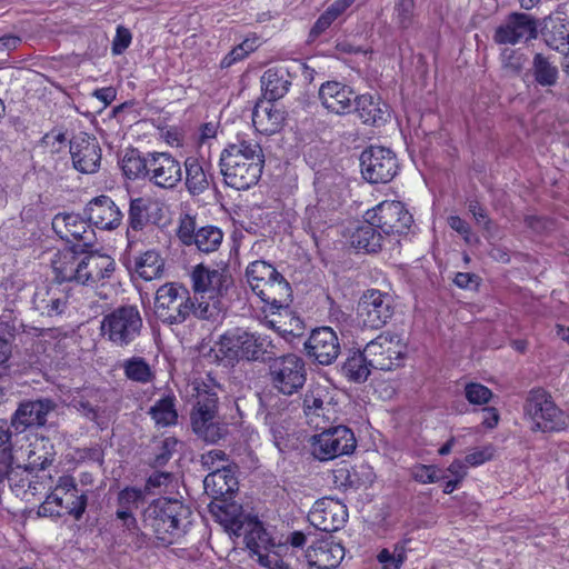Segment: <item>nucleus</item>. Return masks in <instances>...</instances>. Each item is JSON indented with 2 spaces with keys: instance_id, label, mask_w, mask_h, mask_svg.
Listing matches in <instances>:
<instances>
[{
  "instance_id": "1",
  "label": "nucleus",
  "mask_w": 569,
  "mask_h": 569,
  "mask_svg": "<svg viewBox=\"0 0 569 569\" xmlns=\"http://www.w3.org/2000/svg\"><path fill=\"white\" fill-rule=\"evenodd\" d=\"M264 154L260 143L253 139L237 137L221 152L220 167L224 182L237 190L256 184L262 173Z\"/></svg>"
},
{
  "instance_id": "2",
  "label": "nucleus",
  "mask_w": 569,
  "mask_h": 569,
  "mask_svg": "<svg viewBox=\"0 0 569 569\" xmlns=\"http://www.w3.org/2000/svg\"><path fill=\"white\" fill-rule=\"evenodd\" d=\"M191 510L182 501L171 498L153 500L142 512V525L152 532L158 543L167 547L181 538L190 525Z\"/></svg>"
},
{
  "instance_id": "3",
  "label": "nucleus",
  "mask_w": 569,
  "mask_h": 569,
  "mask_svg": "<svg viewBox=\"0 0 569 569\" xmlns=\"http://www.w3.org/2000/svg\"><path fill=\"white\" fill-rule=\"evenodd\" d=\"M192 389L196 397L190 417L192 431L203 441L214 443L227 433V427L218 416V393L222 389L210 376L193 381Z\"/></svg>"
},
{
  "instance_id": "4",
  "label": "nucleus",
  "mask_w": 569,
  "mask_h": 569,
  "mask_svg": "<svg viewBox=\"0 0 569 569\" xmlns=\"http://www.w3.org/2000/svg\"><path fill=\"white\" fill-rule=\"evenodd\" d=\"M252 292L270 308L280 310L291 302V287L276 268L266 261L251 262L246 271Z\"/></svg>"
},
{
  "instance_id": "5",
  "label": "nucleus",
  "mask_w": 569,
  "mask_h": 569,
  "mask_svg": "<svg viewBox=\"0 0 569 569\" xmlns=\"http://www.w3.org/2000/svg\"><path fill=\"white\" fill-rule=\"evenodd\" d=\"M142 326V317L136 306H121L102 318L100 331L106 340L123 348L140 336Z\"/></svg>"
},
{
  "instance_id": "6",
  "label": "nucleus",
  "mask_w": 569,
  "mask_h": 569,
  "mask_svg": "<svg viewBox=\"0 0 569 569\" xmlns=\"http://www.w3.org/2000/svg\"><path fill=\"white\" fill-rule=\"evenodd\" d=\"M191 311L192 298L183 286L169 282L157 290L154 313L163 323H183L191 316Z\"/></svg>"
},
{
  "instance_id": "7",
  "label": "nucleus",
  "mask_w": 569,
  "mask_h": 569,
  "mask_svg": "<svg viewBox=\"0 0 569 569\" xmlns=\"http://www.w3.org/2000/svg\"><path fill=\"white\" fill-rule=\"evenodd\" d=\"M532 421V430L552 432L563 430L569 422L568 416L557 407L551 396L543 389L532 390L525 406Z\"/></svg>"
},
{
  "instance_id": "8",
  "label": "nucleus",
  "mask_w": 569,
  "mask_h": 569,
  "mask_svg": "<svg viewBox=\"0 0 569 569\" xmlns=\"http://www.w3.org/2000/svg\"><path fill=\"white\" fill-rule=\"evenodd\" d=\"M269 376L276 390L286 396H292L306 383L305 360L295 353L274 357L269 365Z\"/></svg>"
},
{
  "instance_id": "9",
  "label": "nucleus",
  "mask_w": 569,
  "mask_h": 569,
  "mask_svg": "<svg viewBox=\"0 0 569 569\" xmlns=\"http://www.w3.org/2000/svg\"><path fill=\"white\" fill-rule=\"evenodd\" d=\"M322 431L311 438V452L320 461H328L350 455L357 446L355 435L346 426H322Z\"/></svg>"
},
{
  "instance_id": "10",
  "label": "nucleus",
  "mask_w": 569,
  "mask_h": 569,
  "mask_svg": "<svg viewBox=\"0 0 569 569\" xmlns=\"http://www.w3.org/2000/svg\"><path fill=\"white\" fill-rule=\"evenodd\" d=\"M406 349L399 336L382 333L366 345L365 355L373 369L390 371L403 365Z\"/></svg>"
},
{
  "instance_id": "11",
  "label": "nucleus",
  "mask_w": 569,
  "mask_h": 569,
  "mask_svg": "<svg viewBox=\"0 0 569 569\" xmlns=\"http://www.w3.org/2000/svg\"><path fill=\"white\" fill-rule=\"evenodd\" d=\"M362 177L370 183H388L398 173L396 153L385 147L371 146L360 156Z\"/></svg>"
},
{
  "instance_id": "12",
  "label": "nucleus",
  "mask_w": 569,
  "mask_h": 569,
  "mask_svg": "<svg viewBox=\"0 0 569 569\" xmlns=\"http://www.w3.org/2000/svg\"><path fill=\"white\" fill-rule=\"evenodd\" d=\"M365 217L385 234L405 233L413 222L412 214L400 201H382L367 210Z\"/></svg>"
},
{
  "instance_id": "13",
  "label": "nucleus",
  "mask_w": 569,
  "mask_h": 569,
  "mask_svg": "<svg viewBox=\"0 0 569 569\" xmlns=\"http://www.w3.org/2000/svg\"><path fill=\"white\" fill-rule=\"evenodd\" d=\"M192 290L201 299H221L228 295L233 286V279L227 268L210 269L200 263L190 274Z\"/></svg>"
},
{
  "instance_id": "14",
  "label": "nucleus",
  "mask_w": 569,
  "mask_h": 569,
  "mask_svg": "<svg viewBox=\"0 0 569 569\" xmlns=\"http://www.w3.org/2000/svg\"><path fill=\"white\" fill-rule=\"evenodd\" d=\"M538 30L539 22L533 16L523 12H511L496 28L492 39L498 44L515 46L536 39Z\"/></svg>"
},
{
  "instance_id": "15",
  "label": "nucleus",
  "mask_w": 569,
  "mask_h": 569,
  "mask_svg": "<svg viewBox=\"0 0 569 569\" xmlns=\"http://www.w3.org/2000/svg\"><path fill=\"white\" fill-rule=\"evenodd\" d=\"M392 313L390 296L379 290L366 291L357 308L359 323L368 329H380L392 317Z\"/></svg>"
},
{
  "instance_id": "16",
  "label": "nucleus",
  "mask_w": 569,
  "mask_h": 569,
  "mask_svg": "<svg viewBox=\"0 0 569 569\" xmlns=\"http://www.w3.org/2000/svg\"><path fill=\"white\" fill-rule=\"evenodd\" d=\"M77 283L91 288L103 287L113 276L116 261L99 252L80 253Z\"/></svg>"
},
{
  "instance_id": "17",
  "label": "nucleus",
  "mask_w": 569,
  "mask_h": 569,
  "mask_svg": "<svg viewBox=\"0 0 569 569\" xmlns=\"http://www.w3.org/2000/svg\"><path fill=\"white\" fill-rule=\"evenodd\" d=\"M347 518V507L332 498L317 500L308 513L309 522L323 532L339 530L346 523Z\"/></svg>"
},
{
  "instance_id": "18",
  "label": "nucleus",
  "mask_w": 569,
  "mask_h": 569,
  "mask_svg": "<svg viewBox=\"0 0 569 569\" xmlns=\"http://www.w3.org/2000/svg\"><path fill=\"white\" fill-rule=\"evenodd\" d=\"M147 179L158 188H176L182 180L180 161L169 152H150Z\"/></svg>"
},
{
  "instance_id": "19",
  "label": "nucleus",
  "mask_w": 569,
  "mask_h": 569,
  "mask_svg": "<svg viewBox=\"0 0 569 569\" xmlns=\"http://www.w3.org/2000/svg\"><path fill=\"white\" fill-rule=\"evenodd\" d=\"M305 349L310 358L322 366L331 365L340 353L339 338L330 327L313 329L305 342Z\"/></svg>"
},
{
  "instance_id": "20",
  "label": "nucleus",
  "mask_w": 569,
  "mask_h": 569,
  "mask_svg": "<svg viewBox=\"0 0 569 569\" xmlns=\"http://www.w3.org/2000/svg\"><path fill=\"white\" fill-rule=\"evenodd\" d=\"M73 167L82 173H93L101 161V150L96 138L79 133L70 140Z\"/></svg>"
},
{
  "instance_id": "21",
  "label": "nucleus",
  "mask_w": 569,
  "mask_h": 569,
  "mask_svg": "<svg viewBox=\"0 0 569 569\" xmlns=\"http://www.w3.org/2000/svg\"><path fill=\"white\" fill-rule=\"evenodd\" d=\"M52 492V499L58 500L64 513L72 516L76 520L81 519L87 508L88 496L86 491L78 489L72 477H60Z\"/></svg>"
},
{
  "instance_id": "22",
  "label": "nucleus",
  "mask_w": 569,
  "mask_h": 569,
  "mask_svg": "<svg viewBox=\"0 0 569 569\" xmlns=\"http://www.w3.org/2000/svg\"><path fill=\"white\" fill-rule=\"evenodd\" d=\"M303 412L307 421L316 429L327 426L335 415L331 398L326 388H310L303 398Z\"/></svg>"
},
{
  "instance_id": "23",
  "label": "nucleus",
  "mask_w": 569,
  "mask_h": 569,
  "mask_svg": "<svg viewBox=\"0 0 569 569\" xmlns=\"http://www.w3.org/2000/svg\"><path fill=\"white\" fill-rule=\"evenodd\" d=\"M56 408V401L50 398L22 401L13 415L12 426L17 430L44 426L48 415L54 411Z\"/></svg>"
},
{
  "instance_id": "24",
  "label": "nucleus",
  "mask_w": 569,
  "mask_h": 569,
  "mask_svg": "<svg viewBox=\"0 0 569 569\" xmlns=\"http://www.w3.org/2000/svg\"><path fill=\"white\" fill-rule=\"evenodd\" d=\"M52 228L67 242L81 241L84 246H90L93 241L94 233L91 226L76 213L56 214Z\"/></svg>"
},
{
  "instance_id": "25",
  "label": "nucleus",
  "mask_w": 569,
  "mask_h": 569,
  "mask_svg": "<svg viewBox=\"0 0 569 569\" xmlns=\"http://www.w3.org/2000/svg\"><path fill=\"white\" fill-rule=\"evenodd\" d=\"M86 213L89 222L102 230L117 229L123 218L118 206L108 196H99L92 199L87 204Z\"/></svg>"
},
{
  "instance_id": "26",
  "label": "nucleus",
  "mask_w": 569,
  "mask_h": 569,
  "mask_svg": "<svg viewBox=\"0 0 569 569\" xmlns=\"http://www.w3.org/2000/svg\"><path fill=\"white\" fill-rule=\"evenodd\" d=\"M345 557V548L331 537L317 540L306 551V559L311 568L333 569Z\"/></svg>"
},
{
  "instance_id": "27",
  "label": "nucleus",
  "mask_w": 569,
  "mask_h": 569,
  "mask_svg": "<svg viewBox=\"0 0 569 569\" xmlns=\"http://www.w3.org/2000/svg\"><path fill=\"white\" fill-rule=\"evenodd\" d=\"M274 100H259L252 111V123L263 134H274L281 130L286 120V111L273 103Z\"/></svg>"
},
{
  "instance_id": "28",
  "label": "nucleus",
  "mask_w": 569,
  "mask_h": 569,
  "mask_svg": "<svg viewBox=\"0 0 569 569\" xmlns=\"http://www.w3.org/2000/svg\"><path fill=\"white\" fill-rule=\"evenodd\" d=\"M184 186L190 196L196 197L208 191L213 183L210 164L197 157H188L183 163Z\"/></svg>"
},
{
  "instance_id": "29",
  "label": "nucleus",
  "mask_w": 569,
  "mask_h": 569,
  "mask_svg": "<svg viewBox=\"0 0 569 569\" xmlns=\"http://www.w3.org/2000/svg\"><path fill=\"white\" fill-rule=\"evenodd\" d=\"M210 512L216 520L224 527L227 531L239 537L247 526V520L251 517L246 516L242 507L236 502H228L227 499L213 501L209 505Z\"/></svg>"
},
{
  "instance_id": "30",
  "label": "nucleus",
  "mask_w": 569,
  "mask_h": 569,
  "mask_svg": "<svg viewBox=\"0 0 569 569\" xmlns=\"http://www.w3.org/2000/svg\"><path fill=\"white\" fill-rule=\"evenodd\" d=\"M355 92L337 81H327L319 89V98L326 109L337 114L349 113L355 101Z\"/></svg>"
},
{
  "instance_id": "31",
  "label": "nucleus",
  "mask_w": 569,
  "mask_h": 569,
  "mask_svg": "<svg viewBox=\"0 0 569 569\" xmlns=\"http://www.w3.org/2000/svg\"><path fill=\"white\" fill-rule=\"evenodd\" d=\"M203 488L207 495L211 496L214 501L226 499L238 490V480L231 468L222 466L210 471L204 480Z\"/></svg>"
},
{
  "instance_id": "32",
  "label": "nucleus",
  "mask_w": 569,
  "mask_h": 569,
  "mask_svg": "<svg viewBox=\"0 0 569 569\" xmlns=\"http://www.w3.org/2000/svg\"><path fill=\"white\" fill-rule=\"evenodd\" d=\"M247 548L252 555L257 556L260 563L261 558L271 550H278V546L272 542L271 537L262 527V523L256 518L247 520V526L242 530Z\"/></svg>"
},
{
  "instance_id": "33",
  "label": "nucleus",
  "mask_w": 569,
  "mask_h": 569,
  "mask_svg": "<svg viewBox=\"0 0 569 569\" xmlns=\"http://www.w3.org/2000/svg\"><path fill=\"white\" fill-rule=\"evenodd\" d=\"M356 112L366 124H380L386 121L387 106L370 94L355 98Z\"/></svg>"
},
{
  "instance_id": "34",
  "label": "nucleus",
  "mask_w": 569,
  "mask_h": 569,
  "mask_svg": "<svg viewBox=\"0 0 569 569\" xmlns=\"http://www.w3.org/2000/svg\"><path fill=\"white\" fill-rule=\"evenodd\" d=\"M34 308L48 317L60 315L66 307V298L57 287L38 289L33 296Z\"/></svg>"
},
{
  "instance_id": "35",
  "label": "nucleus",
  "mask_w": 569,
  "mask_h": 569,
  "mask_svg": "<svg viewBox=\"0 0 569 569\" xmlns=\"http://www.w3.org/2000/svg\"><path fill=\"white\" fill-rule=\"evenodd\" d=\"M247 331L236 328L222 335L218 342V352L229 360L246 359Z\"/></svg>"
},
{
  "instance_id": "36",
  "label": "nucleus",
  "mask_w": 569,
  "mask_h": 569,
  "mask_svg": "<svg viewBox=\"0 0 569 569\" xmlns=\"http://www.w3.org/2000/svg\"><path fill=\"white\" fill-rule=\"evenodd\" d=\"M246 345V359L247 360H264L266 357L270 358L276 356L279 351L277 343L281 342L278 338L277 341L269 336L250 333L247 331Z\"/></svg>"
},
{
  "instance_id": "37",
  "label": "nucleus",
  "mask_w": 569,
  "mask_h": 569,
  "mask_svg": "<svg viewBox=\"0 0 569 569\" xmlns=\"http://www.w3.org/2000/svg\"><path fill=\"white\" fill-rule=\"evenodd\" d=\"M79 259L80 254L70 249L57 252L51 261L56 279L77 282Z\"/></svg>"
},
{
  "instance_id": "38",
  "label": "nucleus",
  "mask_w": 569,
  "mask_h": 569,
  "mask_svg": "<svg viewBox=\"0 0 569 569\" xmlns=\"http://www.w3.org/2000/svg\"><path fill=\"white\" fill-rule=\"evenodd\" d=\"M547 44L562 53L569 50V22L560 18H549L545 26Z\"/></svg>"
},
{
  "instance_id": "39",
  "label": "nucleus",
  "mask_w": 569,
  "mask_h": 569,
  "mask_svg": "<svg viewBox=\"0 0 569 569\" xmlns=\"http://www.w3.org/2000/svg\"><path fill=\"white\" fill-rule=\"evenodd\" d=\"M176 397L167 395L158 399L149 409V415L157 427H170L178 422V411L176 409Z\"/></svg>"
},
{
  "instance_id": "40",
  "label": "nucleus",
  "mask_w": 569,
  "mask_h": 569,
  "mask_svg": "<svg viewBox=\"0 0 569 569\" xmlns=\"http://www.w3.org/2000/svg\"><path fill=\"white\" fill-rule=\"evenodd\" d=\"M382 232L370 222L359 226L351 234V243L357 249L377 252L381 248Z\"/></svg>"
},
{
  "instance_id": "41",
  "label": "nucleus",
  "mask_w": 569,
  "mask_h": 569,
  "mask_svg": "<svg viewBox=\"0 0 569 569\" xmlns=\"http://www.w3.org/2000/svg\"><path fill=\"white\" fill-rule=\"evenodd\" d=\"M47 463V458L41 461L30 460L29 463L24 467L17 465L13 466V455L10 447H4L0 450V483H2L6 479L8 481H14V477L24 472L29 467L30 468H40L44 469Z\"/></svg>"
},
{
  "instance_id": "42",
  "label": "nucleus",
  "mask_w": 569,
  "mask_h": 569,
  "mask_svg": "<svg viewBox=\"0 0 569 569\" xmlns=\"http://www.w3.org/2000/svg\"><path fill=\"white\" fill-rule=\"evenodd\" d=\"M291 86V73H263L261 88L263 98L279 100L284 97Z\"/></svg>"
},
{
  "instance_id": "43",
  "label": "nucleus",
  "mask_w": 569,
  "mask_h": 569,
  "mask_svg": "<svg viewBox=\"0 0 569 569\" xmlns=\"http://www.w3.org/2000/svg\"><path fill=\"white\" fill-rule=\"evenodd\" d=\"M163 267L164 261L156 250H148L136 260V272L147 281L159 278Z\"/></svg>"
},
{
  "instance_id": "44",
  "label": "nucleus",
  "mask_w": 569,
  "mask_h": 569,
  "mask_svg": "<svg viewBox=\"0 0 569 569\" xmlns=\"http://www.w3.org/2000/svg\"><path fill=\"white\" fill-rule=\"evenodd\" d=\"M373 369L368 361V356L362 351L353 352L343 363L342 371L345 376L355 381L363 382Z\"/></svg>"
},
{
  "instance_id": "45",
  "label": "nucleus",
  "mask_w": 569,
  "mask_h": 569,
  "mask_svg": "<svg viewBox=\"0 0 569 569\" xmlns=\"http://www.w3.org/2000/svg\"><path fill=\"white\" fill-rule=\"evenodd\" d=\"M150 163V152L146 156H141L138 150L128 151L121 161V168L123 173L129 179H138L148 177Z\"/></svg>"
},
{
  "instance_id": "46",
  "label": "nucleus",
  "mask_w": 569,
  "mask_h": 569,
  "mask_svg": "<svg viewBox=\"0 0 569 569\" xmlns=\"http://www.w3.org/2000/svg\"><path fill=\"white\" fill-rule=\"evenodd\" d=\"M153 206L149 199H132L128 213L129 228L134 231L142 230L151 221V209Z\"/></svg>"
},
{
  "instance_id": "47",
  "label": "nucleus",
  "mask_w": 569,
  "mask_h": 569,
  "mask_svg": "<svg viewBox=\"0 0 569 569\" xmlns=\"http://www.w3.org/2000/svg\"><path fill=\"white\" fill-rule=\"evenodd\" d=\"M223 233L214 226L199 227L192 241L199 251L209 253L216 251L222 242Z\"/></svg>"
},
{
  "instance_id": "48",
  "label": "nucleus",
  "mask_w": 569,
  "mask_h": 569,
  "mask_svg": "<svg viewBox=\"0 0 569 569\" xmlns=\"http://www.w3.org/2000/svg\"><path fill=\"white\" fill-rule=\"evenodd\" d=\"M330 221V211L318 201L316 204H309L305 212L306 229L315 237L318 231H322Z\"/></svg>"
},
{
  "instance_id": "49",
  "label": "nucleus",
  "mask_w": 569,
  "mask_h": 569,
  "mask_svg": "<svg viewBox=\"0 0 569 569\" xmlns=\"http://www.w3.org/2000/svg\"><path fill=\"white\" fill-rule=\"evenodd\" d=\"M223 307L220 299H201V296L192 298L191 315L202 320L216 321L222 311Z\"/></svg>"
},
{
  "instance_id": "50",
  "label": "nucleus",
  "mask_w": 569,
  "mask_h": 569,
  "mask_svg": "<svg viewBox=\"0 0 569 569\" xmlns=\"http://www.w3.org/2000/svg\"><path fill=\"white\" fill-rule=\"evenodd\" d=\"M123 370L126 377L132 381L148 383L153 379L149 363L140 357H132L124 361Z\"/></svg>"
},
{
  "instance_id": "51",
  "label": "nucleus",
  "mask_w": 569,
  "mask_h": 569,
  "mask_svg": "<svg viewBox=\"0 0 569 569\" xmlns=\"http://www.w3.org/2000/svg\"><path fill=\"white\" fill-rule=\"evenodd\" d=\"M415 0H395L393 20L401 30H408L415 23Z\"/></svg>"
},
{
  "instance_id": "52",
  "label": "nucleus",
  "mask_w": 569,
  "mask_h": 569,
  "mask_svg": "<svg viewBox=\"0 0 569 569\" xmlns=\"http://www.w3.org/2000/svg\"><path fill=\"white\" fill-rule=\"evenodd\" d=\"M289 547L286 545H278V550H271L264 555L261 560L260 565L269 568V569H295L291 563L290 559L291 556L284 555L282 557V551H288Z\"/></svg>"
},
{
  "instance_id": "53",
  "label": "nucleus",
  "mask_w": 569,
  "mask_h": 569,
  "mask_svg": "<svg viewBox=\"0 0 569 569\" xmlns=\"http://www.w3.org/2000/svg\"><path fill=\"white\" fill-rule=\"evenodd\" d=\"M465 396L472 405H486L492 398V392L481 383L470 382L465 388Z\"/></svg>"
},
{
  "instance_id": "54",
  "label": "nucleus",
  "mask_w": 569,
  "mask_h": 569,
  "mask_svg": "<svg viewBox=\"0 0 569 569\" xmlns=\"http://www.w3.org/2000/svg\"><path fill=\"white\" fill-rule=\"evenodd\" d=\"M178 440L173 437H168L160 441V443L157 446V451L152 460V466L161 467L166 465L172 457V453L176 450Z\"/></svg>"
},
{
  "instance_id": "55",
  "label": "nucleus",
  "mask_w": 569,
  "mask_h": 569,
  "mask_svg": "<svg viewBox=\"0 0 569 569\" xmlns=\"http://www.w3.org/2000/svg\"><path fill=\"white\" fill-rule=\"evenodd\" d=\"M123 527L128 531L127 539L130 540L137 549L142 548L148 541V533L140 530L137 519L132 516L123 521Z\"/></svg>"
},
{
  "instance_id": "56",
  "label": "nucleus",
  "mask_w": 569,
  "mask_h": 569,
  "mask_svg": "<svg viewBox=\"0 0 569 569\" xmlns=\"http://www.w3.org/2000/svg\"><path fill=\"white\" fill-rule=\"evenodd\" d=\"M198 227L194 218L186 214L181 218L180 224L177 231L179 239L187 246L192 244L197 233Z\"/></svg>"
},
{
  "instance_id": "57",
  "label": "nucleus",
  "mask_w": 569,
  "mask_h": 569,
  "mask_svg": "<svg viewBox=\"0 0 569 569\" xmlns=\"http://www.w3.org/2000/svg\"><path fill=\"white\" fill-rule=\"evenodd\" d=\"M411 477L420 483H435L440 478L437 475V468L435 466L417 465L411 468Z\"/></svg>"
},
{
  "instance_id": "58",
  "label": "nucleus",
  "mask_w": 569,
  "mask_h": 569,
  "mask_svg": "<svg viewBox=\"0 0 569 569\" xmlns=\"http://www.w3.org/2000/svg\"><path fill=\"white\" fill-rule=\"evenodd\" d=\"M143 499V492L140 489L127 487L118 495L119 507L132 509L137 508L139 501Z\"/></svg>"
},
{
  "instance_id": "59",
  "label": "nucleus",
  "mask_w": 569,
  "mask_h": 569,
  "mask_svg": "<svg viewBox=\"0 0 569 569\" xmlns=\"http://www.w3.org/2000/svg\"><path fill=\"white\" fill-rule=\"evenodd\" d=\"M227 460V455L220 449L209 450L201 456V463L209 471H213L217 467L221 468Z\"/></svg>"
},
{
  "instance_id": "60",
  "label": "nucleus",
  "mask_w": 569,
  "mask_h": 569,
  "mask_svg": "<svg viewBox=\"0 0 569 569\" xmlns=\"http://www.w3.org/2000/svg\"><path fill=\"white\" fill-rule=\"evenodd\" d=\"M501 56L503 66L509 71H521L525 68L526 59L519 51L505 49Z\"/></svg>"
},
{
  "instance_id": "61",
  "label": "nucleus",
  "mask_w": 569,
  "mask_h": 569,
  "mask_svg": "<svg viewBox=\"0 0 569 569\" xmlns=\"http://www.w3.org/2000/svg\"><path fill=\"white\" fill-rule=\"evenodd\" d=\"M132 34L129 29L123 26H118L116 36L112 40V52L121 54L131 43Z\"/></svg>"
},
{
  "instance_id": "62",
  "label": "nucleus",
  "mask_w": 569,
  "mask_h": 569,
  "mask_svg": "<svg viewBox=\"0 0 569 569\" xmlns=\"http://www.w3.org/2000/svg\"><path fill=\"white\" fill-rule=\"evenodd\" d=\"M172 480V475L170 472L156 471L149 476L146 481L144 491L147 493H152L154 489L167 487Z\"/></svg>"
},
{
  "instance_id": "63",
  "label": "nucleus",
  "mask_w": 569,
  "mask_h": 569,
  "mask_svg": "<svg viewBox=\"0 0 569 569\" xmlns=\"http://www.w3.org/2000/svg\"><path fill=\"white\" fill-rule=\"evenodd\" d=\"M495 449L492 446H486L480 449H476L466 456V462L469 466H479L489 461L493 458Z\"/></svg>"
},
{
  "instance_id": "64",
  "label": "nucleus",
  "mask_w": 569,
  "mask_h": 569,
  "mask_svg": "<svg viewBox=\"0 0 569 569\" xmlns=\"http://www.w3.org/2000/svg\"><path fill=\"white\" fill-rule=\"evenodd\" d=\"M53 492H51L46 500L40 505L38 515L41 517H60L64 512L58 505V500H53Z\"/></svg>"
}]
</instances>
